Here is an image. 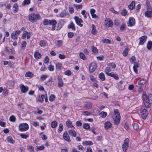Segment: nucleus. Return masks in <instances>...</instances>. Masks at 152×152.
Returning a JSON list of instances; mask_svg holds the SVG:
<instances>
[{"mask_svg": "<svg viewBox=\"0 0 152 152\" xmlns=\"http://www.w3.org/2000/svg\"><path fill=\"white\" fill-rule=\"evenodd\" d=\"M97 68V64H96L94 62H92L91 63L89 67V71L90 72H92Z\"/></svg>", "mask_w": 152, "mask_h": 152, "instance_id": "obj_8", "label": "nucleus"}, {"mask_svg": "<svg viewBox=\"0 0 152 152\" xmlns=\"http://www.w3.org/2000/svg\"><path fill=\"white\" fill-rule=\"evenodd\" d=\"M111 123L109 121L105 123L104 124V127L106 129H107L111 127Z\"/></svg>", "mask_w": 152, "mask_h": 152, "instance_id": "obj_23", "label": "nucleus"}, {"mask_svg": "<svg viewBox=\"0 0 152 152\" xmlns=\"http://www.w3.org/2000/svg\"><path fill=\"white\" fill-rule=\"evenodd\" d=\"M49 58L48 56H46L44 58V63L45 64H47L49 62Z\"/></svg>", "mask_w": 152, "mask_h": 152, "instance_id": "obj_64", "label": "nucleus"}, {"mask_svg": "<svg viewBox=\"0 0 152 152\" xmlns=\"http://www.w3.org/2000/svg\"><path fill=\"white\" fill-rule=\"evenodd\" d=\"M108 65L110 66L113 69H115L116 66L115 64L113 63H110L108 64Z\"/></svg>", "mask_w": 152, "mask_h": 152, "instance_id": "obj_56", "label": "nucleus"}, {"mask_svg": "<svg viewBox=\"0 0 152 152\" xmlns=\"http://www.w3.org/2000/svg\"><path fill=\"white\" fill-rule=\"evenodd\" d=\"M148 10L145 13V16L148 18L152 17V9L151 6H148Z\"/></svg>", "mask_w": 152, "mask_h": 152, "instance_id": "obj_4", "label": "nucleus"}, {"mask_svg": "<svg viewBox=\"0 0 152 152\" xmlns=\"http://www.w3.org/2000/svg\"><path fill=\"white\" fill-rule=\"evenodd\" d=\"M51 126L53 128H55L57 125V123L56 121H53L51 124Z\"/></svg>", "mask_w": 152, "mask_h": 152, "instance_id": "obj_35", "label": "nucleus"}, {"mask_svg": "<svg viewBox=\"0 0 152 152\" xmlns=\"http://www.w3.org/2000/svg\"><path fill=\"white\" fill-rule=\"evenodd\" d=\"M33 74L32 72H28L26 73L25 76L26 77L31 78L33 77Z\"/></svg>", "mask_w": 152, "mask_h": 152, "instance_id": "obj_32", "label": "nucleus"}, {"mask_svg": "<svg viewBox=\"0 0 152 152\" xmlns=\"http://www.w3.org/2000/svg\"><path fill=\"white\" fill-rule=\"evenodd\" d=\"M147 38V37L145 35L143 36L140 38L139 45H140L144 44V43L145 42Z\"/></svg>", "mask_w": 152, "mask_h": 152, "instance_id": "obj_11", "label": "nucleus"}, {"mask_svg": "<svg viewBox=\"0 0 152 152\" xmlns=\"http://www.w3.org/2000/svg\"><path fill=\"white\" fill-rule=\"evenodd\" d=\"M128 52V48H126L125 49L123 52V55L124 56H127Z\"/></svg>", "mask_w": 152, "mask_h": 152, "instance_id": "obj_33", "label": "nucleus"}, {"mask_svg": "<svg viewBox=\"0 0 152 152\" xmlns=\"http://www.w3.org/2000/svg\"><path fill=\"white\" fill-rule=\"evenodd\" d=\"M65 23V22L64 20H60L58 23V26L56 30H58L60 29L62 27Z\"/></svg>", "mask_w": 152, "mask_h": 152, "instance_id": "obj_9", "label": "nucleus"}, {"mask_svg": "<svg viewBox=\"0 0 152 152\" xmlns=\"http://www.w3.org/2000/svg\"><path fill=\"white\" fill-rule=\"evenodd\" d=\"M62 64L61 63H58L56 64V69L57 70L60 69L61 67Z\"/></svg>", "mask_w": 152, "mask_h": 152, "instance_id": "obj_39", "label": "nucleus"}, {"mask_svg": "<svg viewBox=\"0 0 152 152\" xmlns=\"http://www.w3.org/2000/svg\"><path fill=\"white\" fill-rule=\"evenodd\" d=\"M21 92L23 93H26L28 90V88L27 86H25L23 84H22L20 86Z\"/></svg>", "mask_w": 152, "mask_h": 152, "instance_id": "obj_14", "label": "nucleus"}, {"mask_svg": "<svg viewBox=\"0 0 152 152\" xmlns=\"http://www.w3.org/2000/svg\"><path fill=\"white\" fill-rule=\"evenodd\" d=\"M57 23V21L54 20H50V25H52V27L51 28V30L52 31H54L55 29L56 25Z\"/></svg>", "mask_w": 152, "mask_h": 152, "instance_id": "obj_10", "label": "nucleus"}, {"mask_svg": "<svg viewBox=\"0 0 152 152\" xmlns=\"http://www.w3.org/2000/svg\"><path fill=\"white\" fill-rule=\"evenodd\" d=\"M26 45V41H23L21 43V48L24 50Z\"/></svg>", "mask_w": 152, "mask_h": 152, "instance_id": "obj_43", "label": "nucleus"}, {"mask_svg": "<svg viewBox=\"0 0 152 152\" xmlns=\"http://www.w3.org/2000/svg\"><path fill=\"white\" fill-rule=\"evenodd\" d=\"M135 6V3L134 1H132L131 3L128 6V7L130 9H133Z\"/></svg>", "mask_w": 152, "mask_h": 152, "instance_id": "obj_31", "label": "nucleus"}, {"mask_svg": "<svg viewBox=\"0 0 152 152\" xmlns=\"http://www.w3.org/2000/svg\"><path fill=\"white\" fill-rule=\"evenodd\" d=\"M55 96L54 95L52 94L49 97V99L50 101L53 102L55 100Z\"/></svg>", "mask_w": 152, "mask_h": 152, "instance_id": "obj_40", "label": "nucleus"}, {"mask_svg": "<svg viewBox=\"0 0 152 152\" xmlns=\"http://www.w3.org/2000/svg\"><path fill=\"white\" fill-rule=\"evenodd\" d=\"M129 140L127 138L124 141V143L122 145V147L124 152H126V150L129 147Z\"/></svg>", "mask_w": 152, "mask_h": 152, "instance_id": "obj_3", "label": "nucleus"}, {"mask_svg": "<svg viewBox=\"0 0 152 152\" xmlns=\"http://www.w3.org/2000/svg\"><path fill=\"white\" fill-rule=\"evenodd\" d=\"M146 82V80L144 79H142L138 82V84L140 85H142L144 84Z\"/></svg>", "mask_w": 152, "mask_h": 152, "instance_id": "obj_42", "label": "nucleus"}, {"mask_svg": "<svg viewBox=\"0 0 152 152\" xmlns=\"http://www.w3.org/2000/svg\"><path fill=\"white\" fill-rule=\"evenodd\" d=\"M84 106L87 109H90L92 106V103L90 102H86L84 103Z\"/></svg>", "mask_w": 152, "mask_h": 152, "instance_id": "obj_18", "label": "nucleus"}, {"mask_svg": "<svg viewBox=\"0 0 152 152\" xmlns=\"http://www.w3.org/2000/svg\"><path fill=\"white\" fill-rule=\"evenodd\" d=\"M28 32L26 31H23V34L22 35V38L23 39H25L27 35Z\"/></svg>", "mask_w": 152, "mask_h": 152, "instance_id": "obj_44", "label": "nucleus"}, {"mask_svg": "<svg viewBox=\"0 0 152 152\" xmlns=\"http://www.w3.org/2000/svg\"><path fill=\"white\" fill-rule=\"evenodd\" d=\"M149 102L146 101L145 102V106L147 108H150L151 107V104Z\"/></svg>", "mask_w": 152, "mask_h": 152, "instance_id": "obj_50", "label": "nucleus"}, {"mask_svg": "<svg viewBox=\"0 0 152 152\" xmlns=\"http://www.w3.org/2000/svg\"><path fill=\"white\" fill-rule=\"evenodd\" d=\"M66 124L67 126L69 128H72L71 125L72 123L69 121H66Z\"/></svg>", "mask_w": 152, "mask_h": 152, "instance_id": "obj_63", "label": "nucleus"}, {"mask_svg": "<svg viewBox=\"0 0 152 152\" xmlns=\"http://www.w3.org/2000/svg\"><path fill=\"white\" fill-rule=\"evenodd\" d=\"M66 14L67 13L66 11L65 10H63L60 14L59 16L61 18L65 17L66 16Z\"/></svg>", "mask_w": 152, "mask_h": 152, "instance_id": "obj_34", "label": "nucleus"}, {"mask_svg": "<svg viewBox=\"0 0 152 152\" xmlns=\"http://www.w3.org/2000/svg\"><path fill=\"white\" fill-rule=\"evenodd\" d=\"M68 28L69 29L71 28L73 31L75 30V24L72 22H71L70 23L68 26Z\"/></svg>", "mask_w": 152, "mask_h": 152, "instance_id": "obj_20", "label": "nucleus"}, {"mask_svg": "<svg viewBox=\"0 0 152 152\" xmlns=\"http://www.w3.org/2000/svg\"><path fill=\"white\" fill-rule=\"evenodd\" d=\"M105 25L108 27H112L113 25L112 21L109 18H107L105 20Z\"/></svg>", "mask_w": 152, "mask_h": 152, "instance_id": "obj_6", "label": "nucleus"}, {"mask_svg": "<svg viewBox=\"0 0 152 152\" xmlns=\"http://www.w3.org/2000/svg\"><path fill=\"white\" fill-rule=\"evenodd\" d=\"M45 148V147L43 145H41L39 146H37L36 147V150L38 151L39 150H43Z\"/></svg>", "mask_w": 152, "mask_h": 152, "instance_id": "obj_58", "label": "nucleus"}, {"mask_svg": "<svg viewBox=\"0 0 152 152\" xmlns=\"http://www.w3.org/2000/svg\"><path fill=\"white\" fill-rule=\"evenodd\" d=\"M147 48L148 50H150L152 48V42L151 41H149L148 42Z\"/></svg>", "mask_w": 152, "mask_h": 152, "instance_id": "obj_25", "label": "nucleus"}, {"mask_svg": "<svg viewBox=\"0 0 152 152\" xmlns=\"http://www.w3.org/2000/svg\"><path fill=\"white\" fill-rule=\"evenodd\" d=\"M132 126L134 129L135 130H137L139 129V126L137 123H134L133 124Z\"/></svg>", "mask_w": 152, "mask_h": 152, "instance_id": "obj_51", "label": "nucleus"}, {"mask_svg": "<svg viewBox=\"0 0 152 152\" xmlns=\"http://www.w3.org/2000/svg\"><path fill=\"white\" fill-rule=\"evenodd\" d=\"M93 144V143L91 141H84L83 142V145H91Z\"/></svg>", "mask_w": 152, "mask_h": 152, "instance_id": "obj_29", "label": "nucleus"}, {"mask_svg": "<svg viewBox=\"0 0 152 152\" xmlns=\"http://www.w3.org/2000/svg\"><path fill=\"white\" fill-rule=\"evenodd\" d=\"M73 6L77 10L80 9L82 7V5L81 4H74L73 5Z\"/></svg>", "mask_w": 152, "mask_h": 152, "instance_id": "obj_52", "label": "nucleus"}, {"mask_svg": "<svg viewBox=\"0 0 152 152\" xmlns=\"http://www.w3.org/2000/svg\"><path fill=\"white\" fill-rule=\"evenodd\" d=\"M20 136L22 138L25 139H27V138L28 137V135L23 134H20Z\"/></svg>", "mask_w": 152, "mask_h": 152, "instance_id": "obj_61", "label": "nucleus"}, {"mask_svg": "<svg viewBox=\"0 0 152 152\" xmlns=\"http://www.w3.org/2000/svg\"><path fill=\"white\" fill-rule=\"evenodd\" d=\"M30 0H24L23 3V6H25L26 4L28 5L30 3Z\"/></svg>", "mask_w": 152, "mask_h": 152, "instance_id": "obj_54", "label": "nucleus"}, {"mask_svg": "<svg viewBox=\"0 0 152 152\" xmlns=\"http://www.w3.org/2000/svg\"><path fill=\"white\" fill-rule=\"evenodd\" d=\"M142 99L144 101L147 100V97L145 92H143L142 95Z\"/></svg>", "mask_w": 152, "mask_h": 152, "instance_id": "obj_57", "label": "nucleus"}, {"mask_svg": "<svg viewBox=\"0 0 152 152\" xmlns=\"http://www.w3.org/2000/svg\"><path fill=\"white\" fill-rule=\"evenodd\" d=\"M111 71V69L109 67H107L105 68L104 72L107 75H108V74H110V73L109 72Z\"/></svg>", "mask_w": 152, "mask_h": 152, "instance_id": "obj_36", "label": "nucleus"}, {"mask_svg": "<svg viewBox=\"0 0 152 152\" xmlns=\"http://www.w3.org/2000/svg\"><path fill=\"white\" fill-rule=\"evenodd\" d=\"M140 112L141 113L142 117L143 119H145L147 115V110L143 108L140 109Z\"/></svg>", "mask_w": 152, "mask_h": 152, "instance_id": "obj_5", "label": "nucleus"}, {"mask_svg": "<svg viewBox=\"0 0 152 152\" xmlns=\"http://www.w3.org/2000/svg\"><path fill=\"white\" fill-rule=\"evenodd\" d=\"M92 30L91 33L93 35H95L97 33V30L96 29V27L94 24L92 25L91 26Z\"/></svg>", "mask_w": 152, "mask_h": 152, "instance_id": "obj_21", "label": "nucleus"}, {"mask_svg": "<svg viewBox=\"0 0 152 152\" xmlns=\"http://www.w3.org/2000/svg\"><path fill=\"white\" fill-rule=\"evenodd\" d=\"M39 45L41 47H45V46L46 42L45 41L41 40L40 42Z\"/></svg>", "mask_w": 152, "mask_h": 152, "instance_id": "obj_46", "label": "nucleus"}, {"mask_svg": "<svg viewBox=\"0 0 152 152\" xmlns=\"http://www.w3.org/2000/svg\"><path fill=\"white\" fill-rule=\"evenodd\" d=\"M139 66V64L137 62H134V65L133 67V69L134 72L136 73L137 74L138 72L137 68Z\"/></svg>", "mask_w": 152, "mask_h": 152, "instance_id": "obj_17", "label": "nucleus"}, {"mask_svg": "<svg viewBox=\"0 0 152 152\" xmlns=\"http://www.w3.org/2000/svg\"><path fill=\"white\" fill-rule=\"evenodd\" d=\"M45 98V95L44 94H42L41 96H39L38 101L40 102H42L43 101L44 99Z\"/></svg>", "mask_w": 152, "mask_h": 152, "instance_id": "obj_26", "label": "nucleus"}, {"mask_svg": "<svg viewBox=\"0 0 152 152\" xmlns=\"http://www.w3.org/2000/svg\"><path fill=\"white\" fill-rule=\"evenodd\" d=\"M99 78L102 81L105 80V77L104 74L103 72L100 73L99 75Z\"/></svg>", "mask_w": 152, "mask_h": 152, "instance_id": "obj_30", "label": "nucleus"}, {"mask_svg": "<svg viewBox=\"0 0 152 152\" xmlns=\"http://www.w3.org/2000/svg\"><path fill=\"white\" fill-rule=\"evenodd\" d=\"M10 121L15 122L16 121V118L14 115H12L10 117Z\"/></svg>", "mask_w": 152, "mask_h": 152, "instance_id": "obj_49", "label": "nucleus"}, {"mask_svg": "<svg viewBox=\"0 0 152 152\" xmlns=\"http://www.w3.org/2000/svg\"><path fill=\"white\" fill-rule=\"evenodd\" d=\"M34 57L35 58L39 59L41 56V54L37 51H36L34 53Z\"/></svg>", "mask_w": 152, "mask_h": 152, "instance_id": "obj_22", "label": "nucleus"}, {"mask_svg": "<svg viewBox=\"0 0 152 152\" xmlns=\"http://www.w3.org/2000/svg\"><path fill=\"white\" fill-rule=\"evenodd\" d=\"M18 36L14 33H12L11 34V37L12 39H16L18 38Z\"/></svg>", "mask_w": 152, "mask_h": 152, "instance_id": "obj_45", "label": "nucleus"}, {"mask_svg": "<svg viewBox=\"0 0 152 152\" xmlns=\"http://www.w3.org/2000/svg\"><path fill=\"white\" fill-rule=\"evenodd\" d=\"M41 19V17L38 13H32L28 16L29 20L32 23H34Z\"/></svg>", "mask_w": 152, "mask_h": 152, "instance_id": "obj_1", "label": "nucleus"}, {"mask_svg": "<svg viewBox=\"0 0 152 152\" xmlns=\"http://www.w3.org/2000/svg\"><path fill=\"white\" fill-rule=\"evenodd\" d=\"M57 79L58 80V86L60 88L62 87L63 86V82L60 76H58Z\"/></svg>", "mask_w": 152, "mask_h": 152, "instance_id": "obj_16", "label": "nucleus"}, {"mask_svg": "<svg viewBox=\"0 0 152 152\" xmlns=\"http://www.w3.org/2000/svg\"><path fill=\"white\" fill-rule=\"evenodd\" d=\"M13 7L15 9L13 10V12L14 13L16 12L18 10V6L17 3H15L13 5Z\"/></svg>", "mask_w": 152, "mask_h": 152, "instance_id": "obj_27", "label": "nucleus"}, {"mask_svg": "<svg viewBox=\"0 0 152 152\" xmlns=\"http://www.w3.org/2000/svg\"><path fill=\"white\" fill-rule=\"evenodd\" d=\"M19 128L20 131L23 132L27 130L28 129L29 126L26 123H21L19 125Z\"/></svg>", "mask_w": 152, "mask_h": 152, "instance_id": "obj_2", "label": "nucleus"}, {"mask_svg": "<svg viewBox=\"0 0 152 152\" xmlns=\"http://www.w3.org/2000/svg\"><path fill=\"white\" fill-rule=\"evenodd\" d=\"M83 127L85 129H90V126L89 124L88 123H85L83 124Z\"/></svg>", "mask_w": 152, "mask_h": 152, "instance_id": "obj_38", "label": "nucleus"}, {"mask_svg": "<svg viewBox=\"0 0 152 152\" xmlns=\"http://www.w3.org/2000/svg\"><path fill=\"white\" fill-rule=\"evenodd\" d=\"M147 100L151 103H152V95L149 94L147 97Z\"/></svg>", "mask_w": 152, "mask_h": 152, "instance_id": "obj_41", "label": "nucleus"}, {"mask_svg": "<svg viewBox=\"0 0 152 152\" xmlns=\"http://www.w3.org/2000/svg\"><path fill=\"white\" fill-rule=\"evenodd\" d=\"M102 42L103 43L110 44V41L108 39H103L102 40Z\"/></svg>", "mask_w": 152, "mask_h": 152, "instance_id": "obj_55", "label": "nucleus"}, {"mask_svg": "<svg viewBox=\"0 0 152 152\" xmlns=\"http://www.w3.org/2000/svg\"><path fill=\"white\" fill-rule=\"evenodd\" d=\"M135 23L134 19L131 17L129 18V21L128 23V25L129 26H132L134 25Z\"/></svg>", "mask_w": 152, "mask_h": 152, "instance_id": "obj_12", "label": "nucleus"}, {"mask_svg": "<svg viewBox=\"0 0 152 152\" xmlns=\"http://www.w3.org/2000/svg\"><path fill=\"white\" fill-rule=\"evenodd\" d=\"M74 18L76 23L78 25L80 26L81 27L83 26V25L82 24H81V23H82L83 21L81 18H80L77 16L75 17Z\"/></svg>", "mask_w": 152, "mask_h": 152, "instance_id": "obj_7", "label": "nucleus"}, {"mask_svg": "<svg viewBox=\"0 0 152 152\" xmlns=\"http://www.w3.org/2000/svg\"><path fill=\"white\" fill-rule=\"evenodd\" d=\"M79 56L83 60L85 59V56L83 53L80 52L79 54Z\"/></svg>", "mask_w": 152, "mask_h": 152, "instance_id": "obj_60", "label": "nucleus"}, {"mask_svg": "<svg viewBox=\"0 0 152 152\" xmlns=\"http://www.w3.org/2000/svg\"><path fill=\"white\" fill-rule=\"evenodd\" d=\"M120 118V116H114L113 119L114 123L115 125H118L119 123Z\"/></svg>", "mask_w": 152, "mask_h": 152, "instance_id": "obj_15", "label": "nucleus"}, {"mask_svg": "<svg viewBox=\"0 0 152 152\" xmlns=\"http://www.w3.org/2000/svg\"><path fill=\"white\" fill-rule=\"evenodd\" d=\"M48 70L50 71H53L54 69V66L52 65H50L48 67Z\"/></svg>", "mask_w": 152, "mask_h": 152, "instance_id": "obj_62", "label": "nucleus"}, {"mask_svg": "<svg viewBox=\"0 0 152 152\" xmlns=\"http://www.w3.org/2000/svg\"><path fill=\"white\" fill-rule=\"evenodd\" d=\"M68 133L71 136H72L74 137H76V133L75 131L73 129L69 130Z\"/></svg>", "mask_w": 152, "mask_h": 152, "instance_id": "obj_19", "label": "nucleus"}, {"mask_svg": "<svg viewBox=\"0 0 152 152\" xmlns=\"http://www.w3.org/2000/svg\"><path fill=\"white\" fill-rule=\"evenodd\" d=\"M7 140L8 142L9 143L13 144L15 142V141L13 140L12 138L10 136H8L7 138Z\"/></svg>", "mask_w": 152, "mask_h": 152, "instance_id": "obj_28", "label": "nucleus"}, {"mask_svg": "<svg viewBox=\"0 0 152 152\" xmlns=\"http://www.w3.org/2000/svg\"><path fill=\"white\" fill-rule=\"evenodd\" d=\"M48 76L45 75H42L41 76V77L40 78V79L42 81H43L45 80L47 77H48Z\"/></svg>", "mask_w": 152, "mask_h": 152, "instance_id": "obj_59", "label": "nucleus"}, {"mask_svg": "<svg viewBox=\"0 0 152 152\" xmlns=\"http://www.w3.org/2000/svg\"><path fill=\"white\" fill-rule=\"evenodd\" d=\"M27 149L29 151L31 152H34V149L33 147L31 145H29L28 146Z\"/></svg>", "mask_w": 152, "mask_h": 152, "instance_id": "obj_53", "label": "nucleus"}, {"mask_svg": "<svg viewBox=\"0 0 152 152\" xmlns=\"http://www.w3.org/2000/svg\"><path fill=\"white\" fill-rule=\"evenodd\" d=\"M63 127L62 124L61 123L59 124L58 127V132L60 133L63 130Z\"/></svg>", "mask_w": 152, "mask_h": 152, "instance_id": "obj_48", "label": "nucleus"}, {"mask_svg": "<svg viewBox=\"0 0 152 152\" xmlns=\"http://www.w3.org/2000/svg\"><path fill=\"white\" fill-rule=\"evenodd\" d=\"M63 137L64 139L66 141L68 142H71L69 136L67 134V132L66 131L63 134Z\"/></svg>", "mask_w": 152, "mask_h": 152, "instance_id": "obj_13", "label": "nucleus"}, {"mask_svg": "<svg viewBox=\"0 0 152 152\" xmlns=\"http://www.w3.org/2000/svg\"><path fill=\"white\" fill-rule=\"evenodd\" d=\"M50 20L45 19L43 22V24L44 25H48L50 24Z\"/></svg>", "mask_w": 152, "mask_h": 152, "instance_id": "obj_37", "label": "nucleus"}, {"mask_svg": "<svg viewBox=\"0 0 152 152\" xmlns=\"http://www.w3.org/2000/svg\"><path fill=\"white\" fill-rule=\"evenodd\" d=\"M108 74V76L112 77L116 80H118V77L117 75L116 74L110 73V74Z\"/></svg>", "mask_w": 152, "mask_h": 152, "instance_id": "obj_24", "label": "nucleus"}, {"mask_svg": "<svg viewBox=\"0 0 152 152\" xmlns=\"http://www.w3.org/2000/svg\"><path fill=\"white\" fill-rule=\"evenodd\" d=\"M107 115V113L105 112H102L99 114L101 117L103 118H105Z\"/></svg>", "mask_w": 152, "mask_h": 152, "instance_id": "obj_47", "label": "nucleus"}]
</instances>
